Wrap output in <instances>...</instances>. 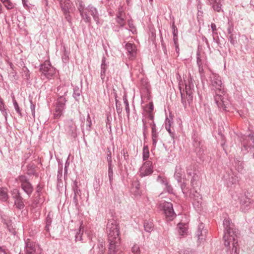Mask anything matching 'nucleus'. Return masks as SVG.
I'll list each match as a JSON object with an SVG mask.
<instances>
[{
  "label": "nucleus",
  "instance_id": "f257e3e1",
  "mask_svg": "<svg viewBox=\"0 0 254 254\" xmlns=\"http://www.w3.org/2000/svg\"><path fill=\"white\" fill-rule=\"evenodd\" d=\"M224 232L223 240L224 245L227 248V254H239V247L238 244L239 231L234 228V225L229 218L223 221Z\"/></svg>",
  "mask_w": 254,
  "mask_h": 254
},
{
  "label": "nucleus",
  "instance_id": "f03ea898",
  "mask_svg": "<svg viewBox=\"0 0 254 254\" xmlns=\"http://www.w3.org/2000/svg\"><path fill=\"white\" fill-rule=\"evenodd\" d=\"M211 84L215 91L214 100L218 109L221 111L227 112L230 106V101L225 94L220 76L212 73L210 76Z\"/></svg>",
  "mask_w": 254,
  "mask_h": 254
},
{
  "label": "nucleus",
  "instance_id": "7ed1b4c3",
  "mask_svg": "<svg viewBox=\"0 0 254 254\" xmlns=\"http://www.w3.org/2000/svg\"><path fill=\"white\" fill-rule=\"evenodd\" d=\"M108 241V254H124L120 248L119 224L116 220H109L107 224Z\"/></svg>",
  "mask_w": 254,
  "mask_h": 254
},
{
  "label": "nucleus",
  "instance_id": "20e7f679",
  "mask_svg": "<svg viewBox=\"0 0 254 254\" xmlns=\"http://www.w3.org/2000/svg\"><path fill=\"white\" fill-rule=\"evenodd\" d=\"M78 10L82 20L85 23H91V18L88 14L89 12L90 13L97 24L98 25L101 24L98 10L92 5L90 4L88 5V6L86 7L83 1H79Z\"/></svg>",
  "mask_w": 254,
  "mask_h": 254
},
{
  "label": "nucleus",
  "instance_id": "39448f33",
  "mask_svg": "<svg viewBox=\"0 0 254 254\" xmlns=\"http://www.w3.org/2000/svg\"><path fill=\"white\" fill-rule=\"evenodd\" d=\"M187 173L188 176L190 177V185L193 189H194L200 183L201 173L193 166L188 167Z\"/></svg>",
  "mask_w": 254,
  "mask_h": 254
},
{
  "label": "nucleus",
  "instance_id": "423d86ee",
  "mask_svg": "<svg viewBox=\"0 0 254 254\" xmlns=\"http://www.w3.org/2000/svg\"><path fill=\"white\" fill-rule=\"evenodd\" d=\"M16 180L18 183L20 184L21 188L24 191L30 196L33 191V187L28 178L25 175H21Z\"/></svg>",
  "mask_w": 254,
  "mask_h": 254
},
{
  "label": "nucleus",
  "instance_id": "0eeeda50",
  "mask_svg": "<svg viewBox=\"0 0 254 254\" xmlns=\"http://www.w3.org/2000/svg\"><path fill=\"white\" fill-rule=\"evenodd\" d=\"M40 70L47 79H51L56 73V69L52 66L49 61H46L40 65Z\"/></svg>",
  "mask_w": 254,
  "mask_h": 254
},
{
  "label": "nucleus",
  "instance_id": "6e6552de",
  "mask_svg": "<svg viewBox=\"0 0 254 254\" xmlns=\"http://www.w3.org/2000/svg\"><path fill=\"white\" fill-rule=\"evenodd\" d=\"M67 101L65 97L60 95L57 101L55 111L54 114L55 119L60 118L63 115L65 109V103Z\"/></svg>",
  "mask_w": 254,
  "mask_h": 254
},
{
  "label": "nucleus",
  "instance_id": "1a4fd4ad",
  "mask_svg": "<svg viewBox=\"0 0 254 254\" xmlns=\"http://www.w3.org/2000/svg\"><path fill=\"white\" fill-rule=\"evenodd\" d=\"M160 205L163 208L164 214L168 220H172L175 218L176 215L174 211L172 203L164 201L161 203Z\"/></svg>",
  "mask_w": 254,
  "mask_h": 254
},
{
  "label": "nucleus",
  "instance_id": "9d476101",
  "mask_svg": "<svg viewBox=\"0 0 254 254\" xmlns=\"http://www.w3.org/2000/svg\"><path fill=\"white\" fill-rule=\"evenodd\" d=\"M153 173L152 163L150 161L145 162L139 169V176L143 177Z\"/></svg>",
  "mask_w": 254,
  "mask_h": 254
},
{
  "label": "nucleus",
  "instance_id": "9b49d317",
  "mask_svg": "<svg viewBox=\"0 0 254 254\" xmlns=\"http://www.w3.org/2000/svg\"><path fill=\"white\" fill-rule=\"evenodd\" d=\"M190 197L195 209H199L202 204V196L197 191L195 190L190 194Z\"/></svg>",
  "mask_w": 254,
  "mask_h": 254
},
{
  "label": "nucleus",
  "instance_id": "f8f14e48",
  "mask_svg": "<svg viewBox=\"0 0 254 254\" xmlns=\"http://www.w3.org/2000/svg\"><path fill=\"white\" fill-rule=\"evenodd\" d=\"M13 197L14 199V205L18 209H22L24 208L25 205L23 201V197L17 190H14L13 192Z\"/></svg>",
  "mask_w": 254,
  "mask_h": 254
},
{
  "label": "nucleus",
  "instance_id": "ddd939ff",
  "mask_svg": "<svg viewBox=\"0 0 254 254\" xmlns=\"http://www.w3.org/2000/svg\"><path fill=\"white\" fill-rule=\"evenodd\" d=\"M72 190L73 192V202L75 205H77L78 204V196L81 197V191L79 189V185L77 180H75L73 182L72 185Z\"/></svg>",
  "mask_w": 254,
  "mask_h": 254
},
{
  "label": "nucleus",
  "instance_id": "4468645a",
  "mask_svg": "<svg viewBox=\"0 0 254 254\" xmlns=\"http://www.w3.org/2000/svg\"><path fill=\"white\" fill-rule=\"evenodd\" d=\"M194 85L191 81V80H189L188 83H186V93L187 95V99L189 104H190L192 102L193 99V88Z\"/></svg>",
  "mask_w": 254,
  "mask_h": 254
},
{
  "label": "nucleus",
  "instance_id": "2eb2a0df",
  "mask_svg": "<svg viewBox=\"0 0 254 254\" xmlns=\"http://www.w3.org/2000/svg\"><path fill=\"white\" fill-rule=\"evenodd\" d=\"M126 49L127 51V56L130 59H133L136 55V47L133 43L127 42L126 44Z\"/></svg>",
  "mask_w": 254,
  "mask_h": 254
},
{
  "label": "nucleus",
  "instance_id": "dca6fc26",
  "mask_svg": "<svg viewBox=\"0 0 254 254\" xmlns=\"http://www.w3.org/2000/svg\"><path fill=\"white\" fill-rule=\"evenodd\" d=\"M150 125L151 127V137L152 140V145L154 149L156 147L157 143L159 140V134L158 132L157 131L156 126L153 121L152 123L150 124Z\"/></svg>",
  "mask_w": 254,
  "mask_h": 254
},
{
  "label": "nucleus",
  "instance_id": "f3484780",
  "mask_svg": "<svg viewBox=\"0 0 254 254\" xmlns=\"http://www.w3.org/2000/svg\"><path fill=\"white\" fill-rule=\"evenodd\" d=\"M204 226L202 223H200L197 228L196 235L200 242L204 240L207 233V230L204 229Z\"/></svg>",
  "mask_w": 254,
  "mask_h": 254
},
{
  "label": "nucleus",
  "instance_id": "a211bd4d",
  "mask_svg": "<svg viewBox=\"0 0 254 254\" xmlns=\"http://www.w3.org/2000/svg\"><path fill=\"white\" fill-rule=\"evenodd\" d=\"M45 201V198L42 194H34L33 200L31 205L33 208H36L41 205Z\"/></svg>",
  "mask_w": 254,
  "mask_h": 254
},
{
  "label": "nucleus",
  "instance_id": "6ab92c4d",
  "mask_svg": "<svg viewBox=\"0 0 254 254\" xmlns=\"http://www.w3.org/2000/svg\"><path fill=\"white\" fill-rule=\"evenodd\" d=\"M67 133L73 138L77 135L76 126L72 120L68 121Z\"/></svg>",
  "mask_w": 254,
  "mask_h": 254
},
{
  "label": "nucleus",
  "instance_id": "aec40b11",
  "mask_svg": "<svg viewBox=\"0 0 254 254\" xmlns=\"http://www.w3.org/2000/svg\"><path fill=\"white\" fill-rule=\"evenodd\" d=\"M72 3L69 0H65L63 2H61L60 6L64 15H66L69 13V10L72 7Z\"/></svg>",
  "mask_w": 254,
  "mask_h": 254
},
{
  "label": "nucleus",
  "instance_id": "412c9836",
  "mask_svg": "<svg viewBox=\"0 0 254 254\" xmlns=\"http://www.w3.org/2000/svg\"><path fill=\"white\" fill-rule=\"evenodd\" d=\"M35 251V245L29 239H27L25 242V252L26 254H34Z\"/></svg>",
  "mask_w": 254,
  "mask_h": 254
},
{
  "label": "nucleus",
  "instance_id": "4be33fe9",
  "mask_svg": "<svg viewBox=\"0 0 254 254\" xmlns=\"http://www.w3.org/2000/svg\"><path fill=\"white\" fill-rule=\"evenodd\" d=\"M252 203V202L250 198L247 197H243L240 200V204L241 205V209H242L243 211L247 210L250 208V205Z\"/></svg>",
  "mask_w": 254,
  "mask_h": 254
},
{
  "label": "nucleus",
  "instance_id": "5701e85b",
  "mask_svg": "<svg viewBox=\"0 0 254 254\" xmlns=\"http://www.w3.org/2000/svg\"><path fill=\"white\" fill-rule=\"evenodd\" d=\"M132 191L134 192L136 195H140L141 192L140 191V183L138 180H134L132 183Z\"/></svg>",
  "mask_w": 254,
  "mask_h": 254
},
{
  "label": "nucleus",
  "instance_id": "b1692460",
  "mask_svg": "<svg viewBox=\"0 0 254 254\" xmlns=\"http://www.w3.org/2000/svg\"><path fill=\"white\" fill-rule=\"evenodd\" d=\"M124 13L123 11H119L116 16V22L121 26L123 27L125 24V20L124 16Z\"/></svg>",
  "mask_w": 254,
  "mask_h": 254
},
{
  "label": "nucleus",
  "instance_id": "393cba45",
  "mask_svg": "<svg viewBox=\"0 0 254 254\" xmlns=\"http://www.w3.org/2000/svg\"><path fill=\"white\" fill-rule=\"evenodd\" d=\"M183 173V170L181 167L180 166H177L174 174V177L179 183H181L182 182Z\"/></svg>",
  "mask_w": 254,
  "mask_h": 254
},
{
  "label": "nucleus",
  "instance_id": "a878e982",
  "mask_svg": "<svg viewBox=\"0 0 254 254\" xmlns=\"http://www.w3.org/2000/svg\"><path fill=\"white\" fill-rule=\"evenodd\" d=\"M52 217L53 215L51 212H49L46 218V226L45 230L47 232H49L50 231V227L51 226L52 222Z\"/></svg>",
  "mask_w": 254,
  "mask_h": 254
},
{
  "label": "nucleus",
  "instance_id": "bb28decb",
  "mask_svg": "<svg viewBox=\"0 0 254 254\" xmlns=\"http://www.w3.org/2000/svg\"><path fill=\"white\" fill-rule=\"evenodd\" d=\"M178 228L180 235L183 236L187 234V226L186 224L179 223L178 225Z\"/></svg>",
  "mask_w": 254,
  "mask_h": 254
},
{
  "label": "nucleus",
  "instance_id": "cd10ccee",
  "mask_svg": "<svg viewBox=\"0 0 254 254\" xmlns=\"http://www.w3.org/2000/svg\"><path fill=\"white\" fill-rule=\"evenodd\" d=\"M81 93V90L78 86L73 88V97L76 101H78Z\"/></svg>",
  "mask_w": 254,
  "mask_h": 254
},
{
  "label": "nucleus",
  "instance_id": "c85d7f7f",
  "mask_svg": "<svg viewBox=\"0 0 254 254\" xmlns=\"http://www.w3.org/2000/svg\"><path fill=\"white\" fill-rule=\"evenodd\" d=\"M59 96L63 95L64 97L66 95L68 92L67 89L64 85H60L57 88Z\"/></svg>",
  "mask_w": 254,
  "mask_h": 254
},
{
  "label": "nucleus",
  "instance_id": "c756f323",
  "mask_svg": "<svg viewBox=\"0 0 254 254\" xmlns=\"http://www.w3.org/2000/svg\"><path fill=\"white\" fill-rule=\"evenodd\" d=\"M221 6L222 4L220 2V0H215L212 4L213 9L217 12L222 11Z\"/></svg>",
  "mask_w": 254,
  "mask_h": 254
},
{
  "label": "nucleus",
  "instance_id": "7c9ffc66",
  "mask_svg": "<svg viewBox=\"0 0 254 254\" xmlns=\"http://www.w3.org/2000/svg\"><path fill=\"white\" fill-rule=\"evenodd\" d=\"M107 68L108 65H104L103 64H101L100 77L102 79V82L104 81L106 76V72Z\"/></svg>",
  "mask_w": 254,
  "mask_h": 254
},
{
  "label": "nucleus",
  "instance_id": "2f4dec72",
  "mask_svg": "<svg viewBox=\"0 0 254 254\" xmlns=\"http://www.w3.org/2000/svg\"><path fill=\"white\" fill-rule=\"evenodd\" d=\"M8 199V195L6 191L2 188H0V200L6 201Z\"/></svg>",
  "mask_w": 254,
  "mask_h": 254
},
{
  "label": "nucleus",
  "instance_id": "473e14b6",
  "mask_svg": "<svg viewBox=\"0 0 254 254\" xmlns=\"http://www.w3.org/2000/svg\"><path fill=\"white\" fill-rule=\"evenodd\" d=\"M62 176H63V166L62 165L59 166L58 171L57 174L58 184L60 185V183L62 184Z\"/></svg>",
  "mask_w": 254,
  "mask_h": 254
},
{
  "label": "nucleus",
  "instance_id": "72a5a7b5",
  "mask_svg": "<svg viewBox=\"0 0 254 254\" xmlns=\"http://www.w3.org/2000/svg\"><path fill=\"white\" fill-rule=\"evenodd\" d=\"M35 165L34 164H28L27 165V173L29 175H34L36 173Z\"/></svg>",
  "mask_w": 254,
  "mask_h": 254
},
{
  "label": "nucleus",
  "instance_id": "f704fd0d",
  "mask_svg": "<svg viewBox=\"0 0 254 254\" xmlns=\"http://www.w3.org/2000/svg\"><path fill=\"white\" fill-rule=\"evenodd\" d=\"M0 111H1L3 116H4L5 120H7V113L4 107V104L2 99L0 97Z\"/></svg>",
  "mask_w": 254,
  "mask_h": 254
},
{
  "label": "nucleus",
  "instance_id": "c9c22d12",
  "mask_svg": "<svg viewBox=\"0 0 254 254\" xmlns=\"http://www.w3.org/2000/svg\"><path fill=\"white\" fill-rule=\"evenodd\" d=\"M149 157V148L147 145L144 146L143 148L142 158L143 160H147Z\"/></svg>",
  "mask_w": 254,
  "mask_h": 254
},
{
  "label": "nucleus",
  "instance_id": "e433bc0d",
  "mask_svg": "<svg viewBox=\"0 0 254 254\" xmlns=\"http://www.w3.org/2000/svg\"><path fill=\"white\" fill-rule=\"evenodd\" d=\"M83 233V229L80 227L79 229L78 232H77L75 235V240L76 242L77 241H82V236Z\"/></svg>",
  "mask_w": 254,
  "mask_h": 254
},
{
  "label": "nucleus",
  "instance_id": "4c0bfd02",
  "mask_svg": "<svg viewBox=\"0 0 254 254\" xmlns=\"http://www.w3.org/2000/svg\"><path fill=\"white\" fill-rule=\"evenodd\" d=\"M144 228L145 231L151 232L153 229V225L152 222L145 221L144 223Z\"/></svg>",
  "mask_w": 254,
  "mask_h": 254
},
{
  "label": "nucleus",
  "instance_id": "58836bf2",
  "mask_svg": "<svg viewBox=\"0 0 254 254\" xmlns=\"http://www.w3.org/2000/svg\"><path fill=\"white\" fill-rule=\"evenodd\" d=\"M124 103L125 105V110L127 113V116L128 118L129 117L130 114V110L129 107V103L127 100V99L126 96H124L123 97Z\"/></svg>",
  "mask_w": 254,
  "mask_h": 254
},
{
  "label": "nucleus",
  "instance_id": "ea45409f",
  "mask_svg": "<svg viewBox=\"0 0 254 254\" xmlns=\"http://www.w3.org/2000/svg\"><path fill=\"white\" fill-rule=\"evenodd\" d=\"M108 177L109 179V181L110 185H111L113 180V167L112 165H108Z\"/></svg>",
  "mask_w": 254,
  "mask_h": 254
},
{
  "label": "nucleus",
  "instance_id": "a19ab883",
  "mask_svg": "<svg viewBox=\"0 0 254 254\" xmlns=\"http://www.w3.org/2000/svg\"><path fill=\"white\" fill-rule=\"evenodd\" d=\"M22 76L24 79L28 80L30 78V73L29 70L28 68L24 66L22 69Z\"/></svg>",
  "mask_w": 254,
  "mask_h": 254
},
{
  "label": "nucleus",
  "instance_id": "79ce46f5",
  "mask_svg": "<svg viewBox=\"0 0 254 254\" xmlns=\"http://www.w3.org/2000/svg\"><path fill=\"white\" fill-rule=\"evenodd\" d=\"M180 92H181V95L182 103L183 104V106L185 108V109H186L187 108L188 106V105L190 106V105L189 104L188 101H187V99L185 98V94L182 92L181 89H180Z\"/></svg>",
  "mask_w": 254,
  "mask_h": 254
},
{
  "label": "nucleus",
  "instance_id": "37998d69",
  "mask_svg": "<svg viewBox=\"0 0 254 254\" xmlns=\"http://www.w3.org/2000/svg\"><path fill=\"white\" fill-rule=\"evenodd\" d=\"M228 40L230 41V43L234 46L237 44L236 36L234 35V34L229 35Z\"/></svg>",
  "mask_w": 254,
  "mask_h": 254
},
{
  "label": "nucleus",
  "instance_id": "c03bdc74",
  "mask_svg": "<svg viewBox=\"0 0 254 254\" xmlns=\"http://www.w3.org/2000/svg\"><path fill=\"white\" fill-rule=\"evenodd\" d=\"M128 25L129 26V30L132 32V34L136 33V29L133 25V21L131 19L128 20L127 21Z\"/></svg>",
  "mask_w": 254,
  "mask_h": 254
},
{
  "label": "nucleus",
  "instance_id": "a18cd8bd",
  "mask_svg": "<svg viewBox=\"0 0 254 254\" xmlns=\"http://www.w3.org/2000/svg\"><path fill=\"white\" fill-rule=\"evenodd\" d=\"M12 100H13L14 107L15 111L21 117L22 114H21V111L20 110V108H19L18 103H17L16 101L15 100L14 97H13Z\"/></svg>",
  "mask_w": 254,
  "mask_h": 254
},
{
  "label": "nucleus",
  "instance_id": "49530a36",
  "mask_svg": "<svg viewBox=\"0 0 254 254\" xmlns=\"http://www.w3.org/2000/svg\"><path fill=\"white\" fill-rule=\"evenodd\" d=\"M154 109L153 104L152 103H149L145 107V110L148 113H151L152 112Z\"/></svg>",
  "mask_w": 254,
  "mask_h": 254
},
{
  "label": "nucleus",
  "instance_id": "de8ad7c7",
  "mask_svg": "<svg viewBox=\"0 0 254 254\" xmlns=\"http://www.w3.org/2000/svg\"><path fill=\"white\" fill-rule=\"evenodd\" d=\"M200 145V142L199 141H195L193 143V146L195 147V151L199 154L201 153Z\"/></svg>",
  "mask_w": 254,
  "mask_h": 254
},
{
  "label": "nucleus",
  "instance_id": "09e8293b",
  "mask_svg": "<svg viewBox=\"0 0 254 254\" xmlns=\"http://www.w3.org/2000/svg\"><path fill=\"white\" fill-rule=\"evenodd\" d=\"M116 106L117 112L119 115H120L122 112V108L121 104L119 103L118 101L116 99Z\"/></svg>",
  "mask_w": 254,
  "mask_h": 254
},
{
  "label": "nucleus",
  "instance_id": "8fccbe9b",
  "mask_svg": "<svg viewBox=\"0 0 254 254\" xmlns=\"http://www.w3.org/2000/svg\"><path fill=\"white\" fill-rule=\"evenodd\" d=\"M132 253L133 254H140V251L139 247L137 245H134L131 249Z\"/></svg>",
  "mask_w": 254,
  "mask_h": 254
},
{
  "label": "nucleus",
  "instance_id": "3c124183",
  "mask_svg": "<svg viewBox=\"0 0 254 254\" xmlns=\"http://www.w3.org/2000/svg\"><path fill=\"white\" fill-rule=\"evenodd\" d=\"M86 122H87L86 125L88 127V128H87V129L89 131L91 130V126L92 125V122H91V118H90L89 114H88V115H87V119H86Z\"/></svg>",
  "mask_w": 254,
  "mask_h": 254
},
{
  "label": "nucleus",
  "instance_id": "603ef678",
  "mask_svg": "<svg viewBox=\"0 0 254 254\" xmlns=\"http://www.w3.org/2000/svg\"><path fill=\"white\" fill-rule=\"evenodd\" d=\"M2 222L4 224L7 228L9 227L11 225V221L9 220L8 218H4L3 217H1Z\"/></svg>",
  "mask_w": 254,
  "mask_h": 254
},
{
  "label": "nucleus",
  "instance_id": "864d4df0",
  "mask_svg": "<svg viewBox=\"0 0 254 254\" xmlns=\"http://www.w3.org/2000/svg\"><path fill=\"white\" fill-rule=\"evenodd\" d=\"M30 109L31 111L32 116L35 118V105L33 104L32 100H30Z\"/></svg>",
  "mask_w": 254,
  "mask_h": 254
},
{
  "label": "nucleus",
  "instance_id": "5fc2aeb1",
  "mask_svg": "<svg viewBox=\"0 0 254 254\" xmlns=\"http://www.w3.org/2000/svg\"><path fill=\"white\" fill-rule=\"evenodd\" d=\"M157 181L164 186L167 185L168 182L166 179L160 176L157 177Z\"/></svg>",
  "mask_w": 254,
  "mask_h": 254
},
{
  "label": "nucleus",
  "instance_id": "6e6d98bb",
  "mask_svg": "<svg viewBox=\"0 0 254 254\" xmlns=\"http://www.w3.org/2000/svg\"><path fill=\"white\" fill-rule=\"evenodd\" d=\"M242 144L243 145L242 150L246 151H248L249 148H250V145H249L248 143L245 142L244 140L242 142Z\"/></svg>",
  "mask_w": 254,
  "mask_h": 254
},
{
  "label": "nucleus",
  "instance_id": "4d7b16f0",
  "mask_svg": "<svg viewBox=\"0 0 254 254\" xmlns=\"http://www.w3.org/2000/svg\"><path fill=\"white\" fill-rule=\"evenodd\" d=\"M107 159L108 161V165H112V156H111V152L109 150L108 151L107 154Z\"/></svg>",
  "mask_w": 254,
  "mask_h": 254
},
{
  "label": "nucleus",
  "instance_id": "13d9d810",
  "mask_svg": "<svg viewBox=\"0 0 254 254\" xmlns=\"http://www.w3.org/2000/svg\"><path fill=\"white\" fill-rule=\"evenodd\" d=\"M181 188L184 193L188 191V189L187 188V184L186 183H183L181 184Z\"/></svg>",
  "mask_w": 254,
  "mask_h": 254
},
{
  "label": "nucleus",
  "instance_id": "bf43d9fd",
  "mask_svg": "<svg viewBox=\"0 0 254 254\" xmlns=\"http://www.w3.org/2000/svg\"><path fill=\"white\" fill-rule=\"evenodd\" d=\"M196 62H197V64L198 66H200V65H202V60L200 58V55L198 54H197Z\"/></svg>",
  "mask_w": 254,
  "mask_h": 254
},
{
  "label": "nucleus",
  "instance_id": "052dcab7",
  "mask_svg": "<svg viewBox=\"0 0 254 254\" xmlns=\"http://www.w3.org/2000/svg\"><path fill=\"white\" fill-rule=\"evenodd\" d=\"M42 187L40 185H38L37 186V187L36 188V191L34 193V194H42L41 193V190H42Z\"/></svg>",
  "mask_w": 254,
  "mask_h": 254
},
{
  "label": "nucleus",
  "instance_id": "680f3d73",
  "mask_svg": "<svg viewBox=\"0 0 254 254\" xmlns=\"http://www.w3.org/2000/svg\"><path fill=\"white\" fill-rule=\"evenodd\" d=\"M165 189L167 191L170 193L173 192V188L169 184L168 182L167 183V185H165Z\"/></svg>",
  "mask_w": 254,
  "mask_h": 254
},
{
  "label": "nucleus",
  "instance_id": "e2e57ef3",
  "mask_svg": "<svg viewBox=\"0 0 254 254\" xmlns=\"http://www.w3.org/2000/svg\"><path fill=\"white\" fill-rule=\"evenodd\" d=\"M233 26L232 24H230V23H228V27L227 28L228 33L229 35L233 34L232 32L233 31Z\"/></svg>",
  "mask_w": 254,
  "mask_h": 254
},
{
  "label": "nucleus",
  "instance_id": "0e129e2a",
  "mask_svg": "<svg viewBox=\"0 0 254 254\" xmlns=\"http://www.w3.org/2000/svg\"><path fill=\"white\" fill-rule=\"evenodd\" d=\"M172 30H173V36H177L178 34V29L176 26H175L174 22L172 24Z\"/></svg>",
  "mask_w": 254,
  "mask_h": 254
},
{
  "label": "nucleus",
  "instance_id": "69168bd1",
  "mask_svg": "<svg viewBox=\"0 0 254 254\" xmlns=\"http://www.w3.org/2000/svg\"><path fill=\"white\" fill-rule=\"evenodd\" d=\"M5 6L8 9H12L13 6V3L9 0L5 3Z\"/></svg>",
  "mask_w": 254,
  "mask_h": 254
},
{
  "label": "nucleus",
  "instance_id": "338daca9",
  "mask_svg": "<svg viewBox=\"0 0 254 254\" xmlns=\"http://www.w3.org/2000/svg\"><path fill=\"white\" fill-rule=\"evenodd\" d=\"M179 254H193V252L190 250H181Z\"/></svg>",
  "mask_w": 254,
  "mask_h": 254
},
{
  "label": "nucleus",
  "instance_id": "774afa93",
  "mask_svg": "<svg viewBox=\"0 0 254 254\" xmlns=\"http://www.w3.org/2000/svg\"><path fill=\"white\" fill-rule=\"evenodd\" d=\"M248 137L250 138L251 140L252 141V143H253L252 147H254V132L252 134H249Z\"/></svg>",
  "mask_w": 254,
  "mask_h": 254
}]
</instances>
